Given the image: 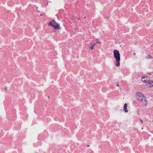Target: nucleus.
Returning a JSON list of instances; mask_svg holds the SVG:
<instances>
[{
    "mask_svg": "<svg viewBox=\"0 0 153 153\" xmlns=\"http://www.w3.org/2000/svg\"><path fill=\"white\" fill-rule=\"evenodd\" d=\"M136 97L137 100L141 101L144 105H147V102L146 97L143 94L140 92L136 94Z\"/></svg>",
    "mask_w": 153,
    "mask_h": 153,
    "instance_id": "1",
    "label": "nucleus"
},
{
    "mask_svg": "<svg viewBox=\"0 0 153 153\" xmlns=\"http://www.w3.org/2000/svg\"><path fill=\"white\" fill-rule=\"evenodd\" d=\"M114 56L116 59V62L115 65L117 67H119L120 65V55L118 51L114 50L113 52Z\"/></svg>",
    "mask_w": 153,
    "mask_h": 153,
    "instance_id": "2",
    "label": "nucleus"
},
{
    "mask_svg": "<svg viewBox=\"0 0 153 153\" xmlns=\"http://www.w3.org/2000/svg\"><path fill=\"white\" fill-rule=\"evenodd\" d=\"M49 25L53 27L55 29L58 30L60 28L59 25L58 23L55 21L54 19L50 22Z\"/></svg>",
    "mask_w": 153,
    "mask_h": 153,
    "instance_id": "3",
    "label": "nucleus"
},
{
    "mask_svg": "<svg viewBox=\"0 0 153 153\" xmlns=\"http://www.w3.org/2000/svg\"><path fill=\"white\" fill-rule=\"evenodd\" d=\"M141 80L143 82L147 83L149 80L147 79V77L145 76H143L141 78Z\"/></svg>",
    "mask_w": 153,
    "mask_h": 153,
    "instance_id": "4",
    "label": "nucleus"
},
{
    "mask_svg": "<svg viewBox=\"0 0 153 153\" xmlns=\"http://www.w3.org/2000/svg\"><path fill=\"white\" fill-rule=\"evenodd\" d=\"M147 83L149 86H153V81H149Z\"/></svg>",
    "mask_w": 153,
    "mask_h": 153,
    "instance_id": "5",
    "label": "nucleus"
},
{
    "mask_svg": "<svg viewBox=\"0 0 153 153\" xmlns=\"http://www.w3.org/2000/svg\"><path fill=\"white\" fill-rule=\"evenodd\" d=\"M127 104L126 103H125L124 105L123 110L125 112H127L128 111V110L127 109Z\"/></svg>",
    "mask_w": 153,
    "mask_h": 153,
    "instance_id": "6",
    "label": "nucleus"
},
{
    "mask_svg": "<svg viewBox=\"0 0 153 153\" xmlns=\"http://www.w3.org/2000/svg\"><path fill=\"white\" fill-rule=\"evenodd\" d=\"M146 58L147 59H152L153 58V57H151V56H150V55H148L146 56Z\"/></svg>",
    "mask_w": 153,
    "mask_h": 153,
    "instance_id": "7",
    "label": "nucleus"
},
{
    "mask_svg": "<svg viewBox=\"0 0 153 153\" xmlns=\"http://www.w3.org/2000/svg\"><path fill=\"white\" fill-rule=\"evenodd\" d=\"M89 47L91 48L92 50L93 49V46L92 45L91 46H89Z\"/></svg>",
    "mask_w": 153,
    "mask_h": 153,
    "instance_id": "8",
    "label": "nucleus"
},
{
    "mask_svg": "<svg viewBox=\"0 0 153 153\" xmlns=\"http://www.w3.org/2000/svg\"><path fill=\"white\" fill-rule=\"evenodd\" d=\"M97 42L98 43H100V42H99V41H97Z\"/></svg>",
    "mask_w": 153,
    "mask_h": 153,
    "instance_id": "9",
    "label": "nucleus"
},
{
    "mask_svg": "<svg viewBox=\"0 0 153 153\" xmlns=\"http://www.w3.org/2000/svg\"><path fill=\"white\" fill-rule=\"evenodd\" d=\"M95 44H93L92 46H94L95 45Z\"/></svg>",
    "mask_w": 153,
    "mask_h": 153,
    "instance_id": "10",
    "label": "nucleus"
},
{
    "mask_svg": "<svg viewBox=\"0 0 153 153\" xmlns=\"http://www.w3.org/2000/svg\"><path fill=\"white\" fill-rule=\"evenodd\" d=\"M89 146V145H87V146L88 147V146Z\"/></svg>",
    "mask_w": 153,
    "mask_h": 153,
    "instance_id": "11",
    "label": "nucleus"
}]
</instances>
